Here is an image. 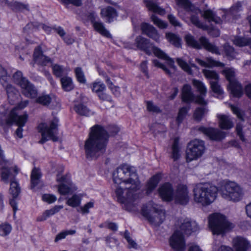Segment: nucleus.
Listing matches in <instances>:
<instances>
[{
	"instance_id": "1",
	"label": "nucleus",
	"mask_w": 251,
	"mask_h": 251,
	"mask_svg": "<svg viewBox=\"0 0 251 251\" xmlns=\"http://www.w3.org/2000/svg\"><path fill=\"white\" fill-rule=\"evenodd\" d=\"M113 177L117 185L115 193L118 201L126 210L136 211L141 183L135 168L128 164L123 165L114 172Z\"/></svg>"
},
{
	"instance_id": "2",
	"label": "nucleus",
	"mask_w": 251,
	"mask_h": 251,
	"mask_svg": "<svg viewBox=\"0 0 251 251\" xmlns=\"http://www.w3.org/2000/svg\"><path fill=\"white\" fill-rule=\"evenodd\" d=\"M108 139V133L102 126L99 125L92 126L88 138L85 142L86 158L94 160L101 155L105 149Z\"/></svg>"
},
{
	"instance_id": "3",
	"label": "nucleus",
	"mask_w": 251,
	"mask_h": 251,
	"mask_svg": "<svg viewBox=\"0 0 251 251\" xmlns=\"http://www.w3.org/2000/svg\"><path fill=\"white\" fill-rule=\"evenodd\" d=\"M135 43L138 49L144 50L147 54L150 55L153 53L156 57L166 60L172 70L167 69L164 65L161 64L156 59L153 60V63L154 66L161 68L168 74H170L172 71H174L175 70L176 67L174 65V61L163 50L151 43L149 40L139 36L136 37Z\"/></svg>"
},
{
	"instance_id": "4",
	"label": "nucleus",
	"mask_w": 251,
	"mask_h": 251,
	"mask_svg": "<svg viewBox=\"0 0 251 251\" xmlns=\"http://www.w3.org/2000/svg\"><path fill=\"white\" fill-rule=\"evenodd\" d=\"M178 228L173 234L169 239L170 246L176 251H184L186 242L183 233L190 234L198 230V226L195 221L184 219L178 223Z\"/></svg>"
},
{
	"instance_id": "5",
	"label": "nucleus",
	"mask_w": 251,
	"mask_h": 251,
	"mask_svg": "<svg viewBox=\"0 0 251 251\" xmlns=\"http://www.w3.org/2000/svg\"><path fill=\"white\" fill-rule=\"evenodd\" d=\"M218 189L209 183H199L193 189V200L195 203L202 206H207L216 200Z\"/></svg>"
},
{
	"instance_id": "6",
	"label": "nucleus",
	"mask_w": 251,
	"mask_h": 251,
	"mask_svg": "<svg viewBox=\"0 0 251 251\" xmlns=\"http://www.w3.org/2000/svg\"><path fill=\"white\" fill-rule=\"evenodd\" d=\"M219 192L225 200L232 202H238L244 195L241 187L235 181H225L221 185Z\"/></svg>"
},
{
	"instance_id": "7",
	"label": "nucleus",
	"mask_w": 251,
	"mask_h": 251,
	"mask_svg": "<svg viewBox=\"0 0 251 251\" xmlns=\"http://www.w3.org/2000/svg\"><path fill=\"white\" fill-rule=\"evenodd\" d=\"M209 227L213 234H224L234 228V225L226 216L218 213L210 215L208 218Z\"/></svg>"
},
{
	"instance_id": "8",
	"label": "nucleus",
	"mask_w": 251,
	"mask_h": 251,
	"mask_svg": "<svg viewBox=\"0 0 251 251\" xmlns=\"http://www.w3.org/2000/svg\"><path fill=\"white\" fill-rule=\"evenodd\" d=\"M142 214L149 221L155 226L161 224L166 218L165 212L162 209H158L156 205L150 202L144 205L142 208Z\"/></svg>"
},
{
	"instance_id": "9",
	"label": "nucleus",
	"mask_w": 251,
	"mask_h": 251,
	"mask_svg": "<svg viewBox=\"0 0 251 251\" xmlns=\"http://www.w3.org/2000/svg\"><path fill=\"white\" fill-rule=\"evenodd\" d=\"M241 7V3L238 2L233 6L230 8L229 11L225 9H220L216 13L211 9H207L204 10L201 13V16L209 22H213L217 24H221L223 20H226V16L228 15L229 13L232 14H233Z\"/></svg>"
},
{
	"instance_id": "10",
	"label": "nucleus",
	"mask_w": 251,
	"mask_h": 251,
	"mask_svg": "<svg viewBox=\"0 0 251 251\" xmlns=\"http://www.w3.org/2000/svg\"><path fill=\"white\" fill-rule=\"evenodd\" d=\"M205 151L203 141L195 139L189 143L186 151V158L187 162L197 160L201 158Z\"/></svg>"
},
{
	"instance_id": "11",
	"label": "nucleus",
	"mask_w": 251,
	"mask_h": 251,
	"mask_svg": "<svg viewBox=\"0 0 251 251\" xmlns=\"http://www.w3.org/2000/svg\"><path fill=\"white\" fill-rule=\"evenodd\" d=\"M14 82L19 85L22 93L26 97L35 98L37 95V91L33 85L25 77L23 76L22 73L18 71L13 75Z\"/></svg>"
},
{
	"instance_id": "12",
	"label": "nucleus",
	"mask_w": 251,
	"mask_h": 251,
	"mask_svg": "<svg viewBox=\"0 0 251 251\" xmlns=\"http://www.w3.org/2000/svg\"><path fill=\"white\" fill-rule=\"evenodd\" d=\"M58 120L54 118L50 122L49 126L45 123L40 124L38 127L41 134L42 138L39 141L41 144H43L48 140H51L53 141L58 140L57 137V127Z\"/></svg>"
},
{
	"instance_id": "13",
	"label": "nucleus",
	"mask_w": 251,
	"mask_h": 251,
	"mask_svg": "<svg viewBox=\"0 0 251 251\" xmlns=\"http://www.w3.org/2000/svg\"><path fill=\"white\" fill-rule=\"evenodd\" d=\"M222 74L229 82L227 88L231 94L235 97H241L243 94V90L241 84L235 78V70L232 68H226L222 71Z\"/></svg>"
},
{
	"instance_id": "14",
	"label": "nucleus",
	"mask_w": 251,
	"mask_h": 251,
	"mask_svg": "<svg viewBox=\"0 0 251 251\" xmlns=\"http://www.w3.org/2000/svg\"><path fill=\"white\" fill-rule=\"evenodd\" d=\"M185 40L187 44L194 48L200 49L204 48L207 50L216 54H220L218 48L209 43L208 40L204 37H201L199 39V42L196 41L194 37L190 34L185 36Z\"/></svg>"
},
{
	"instance_id": "15",
	"label": "nucleus",
	"mask_w": 251,
	"mask_h": 251,
	"mask_svg": "<svg viewBox=\"0 0 251 251\" xmlns=\"http://www.w3.org/2000/svg\"><path fill=\"white\" fill-rule=\"evenodd\" d=\"M56 180L59 183L58 192L62 195H66L76 190L77 188L73 184L70 179L64 176L58 175Z\"/></svg>"
},
{
	"instance_id": "16",
	"label": "nucleus",
	"mask_w": 251,
	"mask_h": 251,
	"mask_svg": "<svg viewBox=\"0 0 251 251\" xmlns=\"http://www.w3.org/2000/svg\"><path fill=\"white\" fill-rule=\"evenodd\" d=\"M9 79V76L7 75L6 71L0 66V82L5 87L8 99L14 101L16 99L18 92L11 85L7 84Z\"/></svg>"
},
{
	"instance_id": "17",
	"label": "nucleus",
	"mask_w": 251,
	"mask_h": 251,
	"mask_svg": "<svg viewBox=\"0 0 251 251\" xmlns=\"http://www.w3.org/2000/svg\"><path fill=\"white\" fill-rule=\"evenodd\" d=\"M28 115L26 113L20 114L17 108H14L10 112L6 122L10 125L13 123L17 126H24L27 121Z\"/></svg>"
},
{
	"instance_id": "18",
	"label": "nucleus",
	"mask_w": 251,
	"mask_h": 251,
	"mask_svg": "<svg viewBox=\"0 0 251 251\" xmlns=\"http://www.w3.org/2000/svg\"><path fill=\"white\" fill-rule=\"evenodd\" d=\"M173 200L176 202L183 205L188 203L190 200L189 192L186 185H178L174 194Z\"/></svg>"
},
{
	"instance_id": "19",
	"label": "nucleus",
	"mask_w": 251,
	"mask_h": 251,
	"mask_svg": "<svg viewBox=\"0 0 251 251\" xmlns=\"http://www.w3.org/2000/svg\"><path fill=\"white\" fill-rule=\"evenodd\" d=\"M194 87L197 89L200 95L197 96L195 99V102L202 105L207 104V101L204 99L207 93V87L205 84L202 81L194 79L192 80Z\"/></svg>"
},
{
	"instance_id": "20",
	"label": "nucleus",
	"mask_w": 251,
	"mask_h": 251,
	"mask_svg": "<svg viewBox=\"0 0 251 251\" xmlns=\"http://www.w3.org/2000/svg\"><path fill=\"white\" fill-rule=\"evenodd\" d=\"M232 246L234 251H247L251 249L250 242L242 236L234 237L232 241Z\"/></svg>"
},
{
	"instance_id": "21",
	"label": "nucleus",
	"mask_w": 251,
	"mask_h": 251,
	"mask_svg": "<svg viewBox=\"0 0 251 251\" xmlns=\"http://www.w3.org/2000/svg\"><path fill=\"white\" fill-rule=\"evenodd\" d=\"M161 199L166 201H170L174 199V191L172 185L169 183L162 185L158 190Z\"/></svg>"
},
{
	"instance_id": "22",
	"label": "nucleus",
	"mask_w": 251,
	"mask_h": 251,
	"mask_svg": "<svg viewBox=\"0 0 251 251\" xmlns=\"http://www.w3.org/2000/svg\"><path fill=\"white\" fill-rule=\"evenodd\" d=\"M141 28L143 33L145 34L156 42H160V35L152 25L144 23L141 24Z\"/></svg>"
},
{
	"instance_id": "23",
	"label": "nucleus",
	"mask_w": 251,
	"mask_h": 251,
	"mask_svg": "<svg viewBox=\"0 0 251 251\" xmlns=\"http://www.w3.org/2000/svg\"><path fill=\"white\" fill-rule=\"evenodd\" d=\"M198 130L212 140H219L224 137V133L217 129L201 126L199 127Z\"/></svg>"
},
{
	"instance_id": "24",
	"label": "nucleus",
	"mask_w": 251,
	"mask_h": 251,
	"mask_svg": "<svg viewBox=\"0 0 251 251\" xmlns=\"http://www.w3.org/2000/svg\"><path fill=\"white\" fill-rule=\"evenodd\" d=\"M176 4L178 7L183 8L186 11L192 13L191 14H198L201 10L193 5L189 0H175Z\"/></svg>"
},
{
	"instance_id": "25",
	"label": "nucleus",
	"mask_w": 251,
	"mask_h": 251,
	"mask_svg": "<svg viewBox=\"0 0 251 251\" xmlns=\"http://www.w3.org/2000/svg\"><path fill=\"white\" fill-rule=\"evenodd\" d=\"M100 15L107 22L110 23L117 17V13L113 7L108 6L101 10Z\"/></svg>"
},
{
	"instance_id": "26",
	"label": "nucleus",
	"mask_w": 251,
	"mask_h": 251,
	"mask_svg": "<svg viewBox=\"0 0 251 251\" xmlns=\"http://www.w3.org/2000/svg\"><path fill=\"white\" fill-rule=\"evenodd\" d=\"M34 60L35 63L43 66L47 65L50 62V59L43 54L40 48H37L35 50Z\"/></svg>"
},
{
	"instance_id": "27",
	"label": "nucleus",
	"mask_w": 251,
	"mask_h": 251,
	"mask_svg": "<svg viewBox=\"0 0 251 251\" xmlns=\"http://www.w3.org/2000/svg\"><path fill=\"white\" fill-rule=\"evenodd\" d=\"M196 61L201 66L208 68L214 67H224L225 64L222 62L216 61L211 57H207L205 61H203L199 58H196Z\"/></svg>"
},
{
	"instance_id": "28",
	"label": "nucleus",
	"mask_w": 251,
	"mask_h": 251,
	"mask_svg": "<svg viewBox=\"0 0 251 251\" xmlns=\"http://www.w3.org/2000/svg\"><path fill=\"white\" fill-rule=\"evenodd\" d=\"M220 127L224 129H229L233 126V123L228 116L217 114Z\"/></svg>"
},
{
	"instance_id": "29",
	"label": "nucleus",
	"mask_w": 251,
	"mask_h": 251,
	"mask_svg": "<svg viewBox=\"0 0 251 251\" xmlns=\"http://www.w3.org/2000/svg\"><path fill=\"white\" fill-rule=\"evenodd\" d=\"M182 99L185 102L193 101L195 102L196 98H194V94L190 85L186 84L183 86L182 90Z\"/></svg>"
},
{
	"instance_id": "30",
	"label": "nucleus",
	"mask_w": 251,
	"mask_h": 251,
	"mask_svg": "<svg viewBox=\"0 0 251 251\" xmlns=\"http://www.w3.org/2000/svg\"><path fill=\"white\" fill-rule=\"evenodd\" d=\"M63 208V205H55L52 208L46 210L42 215L37 218V221H43L59 212Z\"/></svg>"
},
{
	"instance_id": "31",
	"label": "nucleus",
	"mask_w": 251,
	"mask_h": 251,
	"mask_svg": "<svg viewBox=\"0 0 251 251\" xmlns=\"http://www.w3.org/2000/svg\"><path fill=\"white\" fill-rule=\"evenodd\" d=\"M144 2L150 11L154 13H156L161 15H164L165 13V10L164 9L158 6L156 3L152 1L145 0Z\"/></svg>"
},
{
	"instance_id": "32",
	"label": "nucleus",
	"mask_w": 251,
	"mask_h": 251,
	"mask_svg": "<svg viewBox=\"0 0 251 251\" xmlns=\"http://www.w3.org/2000/svg\"><path fill=\"white\" fill-rule=\"evenodd\" d=\"M82 198L81 194H74L67 199L66 203L72 207H77L81 204Z\"/></svg>"
},
{
	"instance_id": "33",
	"label": "nucleus",
	"mask_w": 251,
	"mask_h": 251,
	"mask_svg": "<svg viewBox=\"0 0 251 251\" xmlns=\"http://www.w3.org/2000/svg\"><path fill=\"white\" fill-rule=\"evenodd\" d=\"M61 82L63 89L65 91H70L74 88V84L72 78L65 76L61 78Z\"/></svg>"
},
{
	"instance_id": "34",
	"label": "nucleus",
	"mask_w": 251,
	"mask_h": 251,
	"mask_svg": "<svg viewBox=\"0 0 251 251\" xmlns=\"http://www.w3.org/2000/svg\"><path fill=\"white\" fill-rule=\"evenodd\" d=\"M161 176L160 175L157 174L153 176L151 179L148 181L147 186V192L150 193L154 188L159 182Z\"/></svg>"
},
{
	"instance_id": "35",
	"label": "nucleus",
	"mask_w": 251,
	"mask_h": 251,
	"mask_svg": "<svg viewBox=\"0 0 251 251\" xmlns=\"http://www.w3.org/2000/svg\"><path fill=\"white\" fill-rule=\"evenodd\" d=\"M41 173L39 170L34 168L31 175V188L33 189L40 182Z\"/></svg>"
},
{
	"instance_id": "36",
	"label": "nucleus",
	"mask_w": 251,
	"mask_h": 251,
	"mask_svg": "<svg viewBox=\"0 0 251 251\" xmlns=\"http://www.w3.org/2000/svg\"><path fill=\"white\" fill-rule=\"evenodd\" d=\"M93 27L95 29L100 33L102 36L111 37V34L105 28L103 24L102 23L99 22H95L93 23Z\"/></svg>"
},
{
	"instance_id": "37",
	"label": "nucleus",
	"mask_w": 251,
	"mask_h": 251,
	"mask_svg": "<svg viewBox=\"0 0 251 251\" xmlns=\"http://www.w3.org/2000/svg\"><path fill=\"white\" fill-rule=\"evenodd\" d=\"M165 36L167 40L175 47H180L181 39L177 35L171 32H167Z\"/></svg>"
},
{
	"instance_id": "38",
	"label": "nucleus",
	"mask_w": 251,
	"mask_h": 251,
	"mask_svg": "<svg viewBox=\"0 0 251 251\" xmlns=\"http://www.w3.org/2000/svg\"><path fill=\"white\" fill-rule=\"evenodd\" d=\"M91 88L94 93L98 95L103 92L105 90L106 87L101 81L96 80L92 83Z\"/></svg>"
},
{
	"instance_id": "39",
	"label": "nucleus",
	"mask_w": 251,
	"mask_h": 251,
	"mask_svg": "<svg viewBox=\"0 0 251 251\" xmlns=\"http://www.w3.org/2000/svg\"><path fill=\"white\" fill-rule=\"evenodd\" d=\"M208 112L206 107H198L194 112L193 117L195 120L200 121Z\"/></svg>"
},
{
	"instance_id": "40",
	"label": "nucleus",
	"mask_w": 251,
	"mask_h": 251,
	"mask_svg": "<svg viewBox=\"0 0 251 251\" xmlns=\"http://www.w3.org/2000/svg\"><path fill=\"white\" fill-rule=\"evenodd\" d=\"M202 72L207 79H213L215 81L219 80V75L215 71L204 69L202 70Z\"/></svg>"
},
{
	"instance_id": "41",
	"label": "nucleus",
	"mask_w": 251,
	"mask_h": 251,
	"mask_svg": "<svg viewBox=\"0 0 251 251\" xmlns=\"http://www.w3.org/2000/svg\"><path fill=\"white\" fill-rule=\"evenodd\" d=\"M52 69L53 74L57 77H60L69 71L67 69L58 64L53 65Z\"/></svg>"
},
{
	"instance_id": "42",
	"label": "nucleus",
	"mask_w": 251,
	"mask_h": 251,
	"mask_svg": "<svg viewBox=\"0 0 251 251\" xmlns=\"http://www.w3.org/2000/svg\"><path fill=\"white\" fill-rule=\"evenodd\" d=\"M12 229V226L7 223H2L0 225V236L5 237L8 235Z\"/></svg>"
},
{
	"instance_id": "43",
	"label": "nucleus",
	"mask_w": 251,
	"mask_h": 251,
	"mask_svg": "<svg viewBox=\"0 0 251 251\" xmlns=\"http://www.w3.org/2000/svg\"><path fill=\"white\" fill-rule=\"evenodd\" d=\"M180 156V149L178 147V139L175 138L172 146V158L175 160L178 159Z\"/></svg>"
},
{
	"instance_id": "44",
	"label": "nucleus",
	"mask_w": 251,
	"mask_h": 251,
	"mask_svg": "<svg viewBox=\"0 0 251 251\" xmlns=\"http://www.w3.org/2000/svg\"><path fill=\"white\" fill-rule=\"evenodd\" d=\"M75 110L78 114L86 116H89L92 114V112L91 111L82 104L75 105Z\"/></svg>"
},
{
	"instance_id": "45",
	"label": "nucleus",
	"mask_w": 251,
	"mask_h": 251,
	"mask_svg": "<svg viewBox=\"0 0 251 251\" xmlns=\"http://www.w3.org/2000/svg\"><path fill=\"white\" fill-rule=\"evenodd\" d=\"M219 81H210L209 82L212 91L219 96L224 94V91L218 83Z\"/></svg>"
},
{
	"instance_id": "46",
	"label": "nucleus",
	"mask_w": 251,
	"mask_h": 251,
	"mask_svg": "<svg viewBox=\"0 0 251 251\" xmlns=\"http://www.w3.org/2000/svg\"><path fill=\"white\" fill-rule=\"evenodd\" d=\"M95 205V201L92 200L87 203L84 204L83 206L79 207L77 211L82 214H88L90 212V209L93 208Z\"/></svg>"
},
{
	"instance_id": "47",
	"label": "nucleus",
	"mask_w": 251,
	"mask_h": 251,
	"mask_svg": "<svg viewBox=\"0 0 251 251\" xmlns=\"http://www.w3.org/2000/svg\"><path fill=\"white\" fill-rule=\"evenodd\" d=\"M233 42L237 46L243 47L250 45L251 43V39L237 37H235Z\"/></svg>"
},
{
	"instance_id": "48",
	"label": "nucleus",
	"mask_w": 251,
	"mask_h": 251,
	"mask_svg": "<svg viewBox=\"0 0 251 251\" xmlns=\"http://www.w3.org/2000/svg\"><path fill=\"white\" fill-rule=\"evenodd\" d=\"M151 21L153 24L157 26L159 28L161 29H164L167 28L168 25L167 24L159 19L154 14H152L151 17Z\"/></svg>"
},
{
	"instance_id": "49",
	"label": "nucleus",
	"mask_w": 251,
	"mask_h": 251,
	"mask_svg": "<svg viewBox=\"0 0 251 251\" xmlns=\"http://www.w3.org/2000/svg\"><path fill=\"white\" fill-rule=\"evenodd\" d=\"M190 20L192 23L198 28H201L203 30H205L207 28V25L201 22L199 17L197 16L192 15Z\"/></svg>"
},
{
	"instance_id": "50",
	"label": "nucleus",
	"mask_w": 251,
	"mask_h": 251,
	"mask_svg": "<svg viewBox=\"0 0 251 251\" xmlns=\"http://www.w3.org/2000/svg\"><path fill=\"white\" fill-rule=\"evenodd\" d=\"M176 62L178 65L183 70L187 73L188 74H192V71L189 65L187 63L186 61H184L181 58H177L176 59Z\"/></svg>"
},
{
	"instance_id": "51",
	"label": "nucleus",
	"mask_w": 251,
	"mask_h": 251,
	"mask_svg": "<svg viewBox=\"0 0 251 251\" xmlns=\"http://www.w3.org/2000/svg\"><path fill=\"white\" fill-rule=\"evenodd\" d=\"M188 110L189 108L187 107H182L179 110L178 115L176 117V122L178 125H179L184 120Z\"/></svg>"
},
{
	"instance_id": "52",
	"label": "nucleus",
	"mask_w": 251,
	"mask_h": 251,
	"mask_svg": "<svg viewBox=\"0 0 251 251\" xmlns=\"http://www.w3.org/2000/svg\"><path fill=\"white\" fill-rule=\"evenodd\" d=\"M9 5L11 7V8L15 10H28L27 5L24 4L17 1L11 2L9 4Z\"/></svg>"
},
{
	"instance_id": "53",
	"label": "nucleus",
	"mask_w": 251,
	"mask_h": 251,
	"mask_svg": "<svg viewBox=\"0 0 251 251\" xmlns=\"http://www.w3.org/2000/svg\"><path fill=\"white\" fill-rule=\"evenodd\" d=\"M51 100V98L48 95H43L38 97L36 101L42 105H47L49 104Z\"/></svg>"
},
{
	"instance_id": "54",
	"label": "nucleus",
	"mask_w": 251,
	"mask_h": 251,
	"mask_svg": "<svg viewBox=\"0 0 251 251\" xmlns=\"http://www.w3.org/2000/svg\"><path fill=\"white\" fill-rule=\"evenodd\" d=\"M75 76L78 81L81 83H85L86 81L84 74L81 68H76L75 69Z\"/></svg>"
},
{
	"instance_id": "55",
	"label": "nucleus",
	"mask_w": 251,
	"mask_h": 251,
	"mask_svg": "<svg viewBox=\"0 0 251 251\" xmlns=\"http://www.w3.org/2000/svg\"><path fill=\"white\" fill-rule=\"evenodd\" d=\"M225 51L229 59H232L236 55V52L234 51L233 48L228 44H226L224 47Z\"/></svg>"
},
{
	"instance_id": "56",
	"label": "nucleus",
	"mask_w": 251,
	"mask_h": 251,
	"mask_svg": "<svg viewBox=\"0 0 251 251\" xmlns=\"http://www.w3.org/2000/svg\"><path fill=\"white\" fill-rule=\"evenodd\" d=\"M42 199L44 201L50 204L55 202L57 200V198L54 195L45 194L42 195Z\"/></svg>"
},
{
	"instance_id": "57",
	"label": "nucleus",
	"mask_w": 251,
	"mask_h": 251,
	"mask_svg": "<svg viewBox=\"0 0 251 251\" xmlns=\"http://www.w3.org/2000/svg\"><path fill=\"white\" fill-rule=\"evenodd\" d=\"M106 82L108 86L110 89L113 94L116 96H118L120 94V88L113 84L109 78L106 79Z\"/></svg>"
},
{
	"instance_id": "58",
	"label": "nucleus",
	"mask_w": 251,
	"mask_h": 251,
	"mask_svg": "<svg viewBox=\"0 0 251 251\" xmlns=\"http://www.w3.org/2000/svg\"><path fill=\"white\" fill-rule=\"evenodd\" d=\"M230 108L233 113L235 114L239 119L242 121H244V113L243 111H241L238 107L232 105H230Z\"/></svg>"
},
{
	"instance_id": "59",
	"label": "nucleus",
	"mask_w": 251,
	"mask_h": 251,
	"mask_svg": "<svg viewBox=\"0 0 251 251\" xmlns=\"http://www.w3.org/2000/svg\"><path fill=\"white\" fill-rule=\"evenodd\" d=\"M147 109L149 111L158 113L160 111L159 108L155 105L151 101L147 102Z\"/></svg>"
},
{
	"instance_id": "60",
	"label": "nucleus",
	"mask_w": 251,
	"mask_h": 251,
	"mask_svg": "<svg viewBox=\"0 0 251 251\" xmlns=\"http://www.w3.org/2000/svg\"><path fill=\"white\" fill-rule=\"evenodd\" d=\"M242 125L240 123H238L236 126V130L237 134L239 136L240 139L242 141L245 142L246 139L242 132Z\"/></svg>"
},
{
	"instance_id": "61",
	"label": "nucleus",
	"mask_w": 251,
	"mask_h": 251,
	"mask_svg": "<svg viewBox=\"0 0 251 251\" xmlns=\"http://www.w3.org/2000/svg\"><path fill=\"white\" fill-rule=\"evenodd\" d=\"M100 227H107L109 229H110L112 230L115 231L117 230L118 228V226L115 223H110V222H106L103 224L100 225Z\"/></svg>"
},
{
	"instance_id": "62",
	"label": "nucleus",
	"mask_w": 251,
	"mask_h": 251,
	"mask_svg": "<svg viewBox=\"0 0 251 251\" xmlns=\"http://www.w3.org/2000/svg\"><path fill=\"white\" fill-rule=\"evenodd\" d=\"M168 19L170 23L175 26H181V24L177 20L176 18L173 15H168Z\"/></svg>"
},
{
	"instance_id": "63",
	"label": "nucleus",
	"mask_w": 251,
	"mask_h": 251,
	"mask_svg": "<svg viewBox=\"0 0 251 251\" xmlns=\"http://www.w3.org/2000/svg\"><path fill=\"white\" fill-rule=\"evenodd\" d=\"M65 4L71 3L75 6H80L82 4V0H62Z\"/></svg>"
},
{
	"instance_id": "64",
	"label": "nucleus",
	"mask_w": 251,
	"mask_h": 251,
	"mask_svg": "<svg viewBox=\"0 0 251 251\" xmlns=\"http://www.w3.org/2000/svg\"><path fill=\"white\" fill-rule=\"evenodd\" d=\"M99 98L102 100H106L110 102H112V100L111 97L103 93V92L100 93V94L98 95Z\"/></svg>"
}]
</instances>
